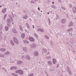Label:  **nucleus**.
I'll use <instances>...</instances> for the list:
<instances>
[{
	"label": "nucleus",
	"instance_id": "obj_12",
	"mask_svg": "<svg viewBox=\"0 0 76 76\" xmlns=\"http://www.w3.org/2000/svg\"><path fill=\"white\" fill-rule=\"evenodd\" d=\"M23 42L25 44H29V42L26 40H23Z\"/></svg>",
	"mask_w": 76,
	"mask_h": 76
},
{
	"label": "nucleus",
	"instance_id": "obj_14",
	"mask_svg": "<svg viewBox=\"0 0 76 76\" xmlns=\"http://www.w3.org/2000/svg\"><path fill=\"white\" fill-rule=\"evenodd\" d=\"M53 62L54 64H55L57 62V61H56V59H54V58H53Z\"/></svg>",
	"mask_w": 76,
	"mask_h": 76
},
{
	"label": "nucleus",
	"instance_id": "obj_27",
	"mask_svg": "<svg viewBox=\"0 0 76 76\" xmlns=\"http://www.w3.org/2000/svg\"><path fill=\"white\" fill-rule=\"evenodd\" d=\"M20 31H23V28H22V27L20 26Z\"/></svg>",
	"mask_w": 76,
	"mask_h": 76
},
{
	"label": "nucleus",
	"instance_id": "obj_42",
	"mask_svg": "<svg viewBox=\"0 0 76 76\" xmlns=\"http://www.w3.org/2000/svg\"><path fill=\"white\" fill-rule=\"evenodd\" d=\"M13 68L15 70H16V69H17V67L16 66H14Z\"/></svg>",
	"mask_w": 76,
	"mask_h": 76
},
{
	"label": "nucleus",
	"instance_id": "obj_43",
	"mask_svg": "<svg viewBox=\"0 0 76 76\" xmlns=\"http://www.w3.org/2000/svg\"><path fill=\"white\" fill-rule=\"evenodd\" d=\"M22 58L23 59H24V58H25V56L23 55L22 56Z\"/></svg>",
	"mask_w": 76,
	"mask_h": 76
},
{
	"label": "nucleus",
	"instance_id": "obj_19",
	"mask_svg": "<svg viewBox=\"0 0 76 76\" xmlns=\"http://www.w3.org/2000/svg\"><path fill=\"white\" fill-rule=\"evenodd\" d=\"M28 16L27 15H24L23 17V18L24 19H26L28 18Z\"/></svg>",
	"mask_w": 76,
	"mask_h": 76
},
{
	"label": "nucleus",
	"instance_id": "obj_51",
	"mask_svg": "<svg viewBox=\"0 0 76 76\" xmlns=\"http://www.w3.org/2000/svg\"><path fill=\"white\" fill-rule=\"evenodd\" d=\"M11 20V22H13V18H12L11 19H10Z\"/></svg>",
	"mask_w": 76,
	"mask_h": 76
},
{
	"label": "nucleus",
	"instance_id": "obj_31",
	"mask_svg": "<svg viewBox=\"0 0 76 76\" xmlns=\"http://www.w3.org/2000/svg\"><path fill=\"white\" fill-rule=\"evenodd\" d=\"M66 69L68 72H69V71H70V68H69V67L67 66Z\"/></svg>",
	"mask_w": 76,
	"mask_h": 76
},
{
	"label": "nucleus",
	"instance_id": "obj_25",
	"mask_svg": "<svg viewBox=\"0 0 76 76\" xmlns=\"http://www.w3.org/2000/svg\"><path fill=\"white\" fill-rule=\"evenodd\" d=\"M43 52L44 53H47V49H46L45 48H43Z\"/></svg>",
	"mask_w": 76,
	"mask_h": 76
},
{
	"label": "nucleus",
	"instance_id": "obj_32",
	"mask_svg": "<svg viewBox=\"0 0 76 76\" xmlns=\"http://www.w3.org/2000/svg\"><path fill=\"white\" fill-rule=\"evenodd\" d=\"M45 38H46V39H49V37L46 35L45 36Z\"/></svg>",
	"mask_w": 76,
	"mask_h": 76
},
{
	"label": "nucleus",
	"instance_id": "obj_28",
	"mask_svg": "<svg viewBox=\"0 0 76 76\" xmlns=\"http://www.w3.org/2000/svg\"><path fill=\"white\" fill-rule=\"evenodd\" d=\"M12 75V76H18V74L15 73H13Z\"/></svg>",
	"mask_w": 76,
	"mask_h": 76
},
{
	"label": "nucleus",
	"instance_id": "obj_37",
	"mask_svg": "<svg viewBox=\"0 0 76 76\" xmlns=\"http://www.w3.org/2000/svg\"><path fill=\"white\" fill-rule=\"evenodd\" d=\"M52 7L54 9H56V6H55V5L52 6Z\"/></svg>",
	"mask_w": 76,
	"mask_h": 76
},
{
	"label": "nucleus",
	"instance_id": "obj_20",
	"mask_svg": "<svg viewBox=\"0 0 76 76\" xmlns=\"http://www.w3.org/2000/svg\"><path fill=\"white\" fill-rule=\"evenodd\" d=\"M5 29L6 31H8L9 30V27H8L7 26H5Z\"/></svg>",
	"mask_w": 76,
	"mask_h": 76
},
{
	"label": "nucleus",
	"instance_id": "obj_3",
	"mask_svg": "<svg viewBox=\"0 0 76 76\" xmlns=\"http://www.w3.org/2000/svg\"><path fill=\"white\" fill-rule=\"evenodd\" d=\"M13 41L15 43H16L17 44H18L19 42V41H18V39L16 37H14L13 38Z\"/></svg>",
	"mask_w": 76,
	"mask_h": 76
},
{
	"label": "nucleus",
	"instance_id": "obj_15",
	"mask_svg": "<svg viewBox=\"0 0 76 76\" xmlns=\"http://www.w3.org/2000/svg\"><path fill=\"white\" fill-rule=\"evenodd\" d=\"M7 9L6 8H4L3 9L2 11V12L3 13H6V11Z\"/></svg>",
	"mask_w": 76,
	"mask_h": 76
},
{
	"label": "nucleus",
	"instance_id": "obj_8",
	"mask_svg": "<svg viewBox=\"0 0 76 76\" xmlns=\"http://www.w3.org/2000/svg\"><path fill=\"white\" fill-rule=\"evenodd\" d=\"M27 48L26 47H24L23 48V51L24 52H25L26 53L27 52Z\"/></svg>",
	"mask_w": 76,
	"mask_h": 76
},
{
	"label": "nucleus",
	"instance_id": "obj_57",
	"mask_svg": "<svg viewBox=\"0 0 76 76\" xmlns=\"http://www.w3.org/2000/svg\"><path fill=\"white\" fill-rule=\"evenodd\" d=\"M53 70V69H50L49 71H50V72H51Z\"/></svg>",
	"mask_w": 76,
	"mask_h": 76
},
{
	"label": "nucleus",
	"instance_id": "obj_26",
	"mask_svg": "<svg viewBox=\"0 0 76 76\" xmlns=\"http://www.w3.org/2000/svg\"><path fill=\"white\" fill-rule=\"evenodd\" d=\"M22 63V61H18V63H17L18 64H21Z\"/></svg>",
	"mask_w": 76,
	"mask_h": 76
},
{
	"label": "nucleus",
	"instance_id": "obj_23",
	"mask_svg": "<svg viewBox=\"0 0 76 76\" xmlns=\"http://www.w3.org/2000/svg\"><path fill=\"white\" fill-rule=\"evenodd\" d=\"M10 42H11V44H12V45H15V43H14V42H13L12 41V40H11Z\"/></svg>",
	"mask_w": 76,
	"mask_h": 76
},
{
	"label": "nucleus",
	"instance_id": "obj_39",
	"mask_svg": "<svg viewBox=\"0 0 76 76\" xmlns=\"http://www.w3.org/2000/svg\"><path fill=\"white\" fill-rule=\"evenodd\" d=\"M69 7L70 9H72V5L71 4H70L69 5Z\"/></svg>",
	"mask_w": 76,
	"mask_h": 76
},
{
	"label": "nucleus",
	"instance_id": "obj_24",
	"mask_svg": "<svg viewBox=\"0 0 76 76\" xmlns=\"http://www.w3.org/2000/svg\"><path fill=\"white\" fill-rule=\"evenodd\" d=\"M10 52H7L6 53H4V54L5 55H9V54H10Z\"/></svg>",
	"mask_w": 76,
	"mask_h": 76
},
{
	"label": "nucleus",
	"instance_id": "obj_50",
	"mask_svg": "<svg viewBox=\"0 0 76 76\" xmlns=\"http://www.w3.org/2000/svg\"><path fill=\"white\" fill-rule=\"evenodd\" d=\"M2 70H5V69L4 68V67H3L2 68Z\"/></svg>",
	"mask_w": 76,
	"mask_h": 76
},
{
	"label": "nucleus",
	"instance_id": "obj_47",
	"mask_svg": "<svg viewBox=\"0 0 76 76\" xmlns=\"http://www.w3.org/2000/svg\"><path fill=\"white\" fill-rule=\"evenodd\" d=\"M27 28H28V29H30V27H29V25L27 26Z\"/></svg>",
	"mask_w": 76,
	"mask_h": 76
},
{
	"label": "nucleus",
	"instance_id": "obj_4",
	"mask_svg": "<svg viewBox=\"0 0 76 76\" xmlns=\"http://www.w3.org/2000/svg\"><path fill=\"white\" fill-rule=\"evenodd\" d=\"M37 45L35 43H34L30 45V47L32 48H34L36 47Z\"/></svg>",
	"mask_w": 76,
	"mask_h": 76
},
{
	"label": "nucleus",
	"instance_id": "obj_16",
	"mask_svg": "<svg viewBox=\"0 0 76 76\" xmlns=\"http://www.w3.org/2000/svg\"><path fill=\"white\" fill-rule=\"evenodd\" d=\"M21 38L23 39L25 38V34L24 33H23L21 35Z\"/></svg>",
	"mask_w": 76,
	"mask_h": 76
},
{
	"label": "nucleus",
	"instance_id": "obj_18",
	"mask_svg": "<svg viewBox=\"0 0 76 76\" xmlns=\"http://www.w3.org/2000/svg\"><path fill=\"white\" fill-rule=\"evenodd\" d=\"M73 26V23L72 22H71L69 24V27H70Z\"/></svg>",
	"mask_w": 76,
	"mask_h": 76
},
{
	"label": "nucleus",
	"instance_id": "obj_54",
	"mask_svg": "<svg viewBox=\"0 0 76 76\" xmlns=\"http://www.w3.org/2000/svg\"><path fill=\"white\" fill-rule=\"evenodd\" d=\"M59 18V16H58L57 17H56V19H58Z\"/></svg>",
	"mask_w": 76,
	"mask_h": 76
},
{
	"label": "nucleus",
	"instance_id": "obj_60",
	"mask_svg": "<svg viewBox=\"0 0 76 76\" xmlns=\"http://www.w3.org/2000/svg\"><path fill=\"white\" fill-rule=\"evenodd\" d=\"M5 71L6 72H7V70H6V69H5Z\"/></svg>",
	"mask_w": 76,
	"mask_h": 76
},
{
	"label": "nucleus",
	"instance_id": "obj_53",
	"mask_svg": "<svg viewBox=\"0 0 76 76\" xmlns=\"http://www.w3.org/2000/svg\"><path fill=\"white\" fill-rule=\"evenodd\" d=\"M38 10H40V8L39 7H38Z\"/></svg>",
	"mask_w": 76,
	"mask_h": 76
},
{
	"label": "nucleus",
	"instance_id": "obj_22",
	"mask_svg": "<svg viewBox=\"0 0 76 76\" xmlns=\"http://www.w3.org/2000/svg\"><path fill=\"white\" fill-rule=\"evenodd\" d=\"M7 14H6L4 15V18H3V20H5L6 19V17L7 16Z\"/></svg>",
	"mask_w": 76,
	"mask_h": 76
},
{
	"label": "nucleus",
	"instance_id": "obj_33",
	"mask_svg": "<svg viewBox=\"0 0 76 76\" xmlns=\"http://www.w3.org/2000/svg\"><path fill=\"white\" fill-rule=\"evenodd\" d=\"M5 56L4 55H1L0 54V57H4Z\"/></svg>",
	"mask_w": 76,
	"mask_h": 76
},
{
	"label": "nucleus",
	"instance_id": "obj_10",
	"mask_svg": "<svg viewBox=\"0 0 76 76\" xmlns=\"http://www.w3.org/2000/svg\"><path fill=\"white\" fill-rule=\"evenodd\" d=\"M66 20L65 19H61V22L62 23H66Z\"/></svg>",
	"mask_w": 76,
	"mask_h": 76
},
{
	"label": "nucleus",
	"instance_id": "obj_29",
	"mask_svg": "<svg viewBox=\"0 0 76 76\" xmlns=\"http://www.w3.org/2000/svg\"><path fill=\"white\" fill-rule=\"evenodd\" d=\"M48 63L49 65H51L52 64V62L51 61H49L48 62Z\"/></svg>",
	"mask_w": 76,
	"mask_h": 76
},
{
	"label": "nucleus",
	"instance_id": "obj_55",
	"mask_svg": "<svg viewBox=\"0 0 76 76\" xmlns=\"http://www.w3.org/2000/svg\"><path fill=\"white\" fill-rule=\"evenodd\" d=\"M50 54V52L48 51V53H47V54Z\"/></svg>",
	"mask_w": 76,
	"mask_h": 76
},
{
	"label": "nucleus",
	"instance_id": "obj_58",
	"mask_svg": "<svg viewBox=\"0 0 76 76\" xmlns=\"http://www.w3.org/2000/svg\"><path fill=\"white\" fill-rule=\"evenodd\" d=\"M54 2L53 1L52 2V4H54Z\"/></svg>",
	"mask_w": 76,
	"mask_h": 76
},
{
	"label": "nucleus",
	"instance_id": "obj_44",
	"mask_svg": "<svg viewBox=\"0 0 76 76\" xmlns=\"http://www.w3.org/2000/svg\"><path fill=\"white\" fill-rule=\"evenodd\" d=\"M68 73H69V74L70 75H72V72H71V71H69Z\"/></svg>",
	"mask_w": 76,
	"mask_h": 76
},
{
	"label": "nucleus",
	"instance_id": "obj_36",
	"mask_svg": "<svg viewBox=\"0 0 76 76\" xmlns=\"http://www.w3.org/2000/svg\"><path fill=\"white\" fill-rule=\"evenodd\" d=\"M30 3L32 4H34V3H35V2L34 1H30Z\"/></svg>",
	"mask_w": 76,
	"mask_h": 76
},
{
	"label": "nucleus",
	"instance_id": "obj_35",
	"mask_svg": "<svg viewBox=\"0 0 76 76\" xmlns=\"http://www.w3.org/2000/svg\"><path fill=\"white\" fill-rule=\"evenodd\" d=\"M61 8L62 9H63V10H66V8H65L64 7H61Z\"/></svg>",
	"mask_w": 76,
	"mask_h": 76
},
{
	"label": "nucleus",
	"instance_id": "obj_49",
	"mask_svg": "<svg viewBox=\"0 0 76 76\" xmlns=\"http://www.w3.org/2000/svg\"><path fill=\"white\" fill-rule=\"evenodd\" d=\"M13 69H14L13 67H12L10 68V69H11V70H13Z\"/></svg>",
	"mask_w": 76,
	"mask_h": 76
},
{
	"label": "nucleus",
	"instance_id": "obj_17",
	"mask_svg": "<svg viewBox=\"0 0 76 76\" xmlns=\"http://www.w3.org/2000/svg\"><path fill=\"white\" fill-rule=\"evenodd\" d=\"M0 50L1 51H3V52H4V51H6V49L4 48H1L0 49Z\"/></svg>",
	"mask_w": 76,
	"mask_h": 76
},
{
	"label": "nucleus",
	"instance_id": "obj_21",
	"mask_svg": "<svg viewBox=\"0 0 76 76\" xmlns=\"http://www.w3.org/2000/svg\"><path fill=\"white\" fill-rule=\"evenodd\" d=\"M73 31V28H69L68 30H67V32H69V31Z\"/></svg>",
	"mask_w": 76,
	"mask_h": 76
},
{
	"label": "nucleus",
	"instance_id": "obj_9",
	"mask_svg": "<svg viewBox=\"0 0 76 76\" xmlns=\"http://www.w3.org/2000/svg\"><path fill=\"white\" fill-rule=\"evenodd\" d=\"M37 31L38 32L39 31H40V32H44V30H43V29H42L40 28H37Z\"/></svg>",
	"mask_w": 76,
	"mask_h": 76
},
{
	"label": "nucleus",
	"instance_id": "obj_41",
	"mask_svg": "<svg viewBox=\"0 0 76 76\" xmlns=\"http://www.w3.org/2000/svg\"><path fill=\"white\" fill-rule=\"evenodd\" d=\"M34 76V74L32 73L31 74H30L28 76Z\"/></svg>",
	"mask_w": 76,
	"mask_h": 76
},
{
	"label": "nucleus",
	"instance_id": "obj_61",
	"mask_svg": "<svg viewBox=\"0 0 76 76\" xmlns=\"http://www.w3.org/2000/svg\"><path fill=\"white\" fill-rule=\"evenodd\" d=\"M33 28L34 29V25H33Z\"/></svg>",
	"mask_w": 76,
	"mask_h": 76
},
{
	"label": "nucleus",
	"instance_id": "obj_13",
	"mask_svg": "<svg viewBox=\"0 0 76 76\" xmlns=\"http://www.w3.org/2000/svg\"><path fill=\"white\" fill-rule=\"evenodd\" d=\"M34 55L35 56H38L39 53H38V52L36 51L34 52Z\"/></svg>",
	"mask_w": 76,
	"mask_h": 76
},
{
	"label": "nucleus",
	"instance_id": "obj_5",
	"mask_svg": "<svg viewBox=\"0 0 76 76\" xmlns=\"http://www.w3.org/2000/svg\"><path fill=\"white\" fill-rule=\"evenodd\" d=\"M72 10L74 13H76V8L75 7H73L72 8Z\"/></svg>",
	"mask_w": 76,
	"mask_h": 76
},
{
	"label": "nucleus",
	"instance_id": "obj_62",
	"mask_svg": "<svg viewBox=\"0 0 76 76\" xmlns=\"http://www.w3.org/2000/svg\"><path fill=\"white\" fill-rule=\"evenodd\" d=\"M26 32H27V33H28V34L29 33V32L28 31H26Z\"/></svg>",
	"mask_w": 76,
	"mask_h": 76
},
{
	"label": "nucleus",
	"instance_id": "obj_59",
	"mask_svg": "<svg viewBox=\"0 0 76 76\" xmlns=\"http://www.w3.org/2000/svg\"><path fill=\"white\" fill-rule=\"evenodd\" d=\"M75 50H73L72 51V53H75Z\"/></svg>",
	"mask_w": 76,
	"mask_h": 76
},
{
	"label": "nucleus",
	"instance_id": "obj_40",
	"mask_svg": "<svg viewBox=\"0 0 76 76\" xmlns=\"http://www.w3.org/2000/svg\"><path fill=\"white\" fill-rule=\"evenodd\" d=\"M12 18H14V17H15V15H13V13H12Z\"/></svg>",
	"mask_w": 76,
	"mask_h": 76
},
{
	"label": "nucleus",
	"instance_id": "obj_48",
	"mask_svg": "<svg viewBox=\"0 0 76 76\" xmlns=\"http://www.w3.org/2000/svg\"><path fill=\"white\" fill-rule=\"evenodd\" d=\"M47 58L48 59H50V58H51V56H49V57H47Z\"/></svg>",
	"mask_w": 76,
	"mask_h": 76
},
{
	"label": "nucleus",
	"instance_id": "obj_11",
	"mask_svg": "<svg viewBox=\"0 0 76 76\" xmlns=\"http://www.w3.org/2000/svg\"><path fill=\"white\" fill-rule=\"evenodd\" d=\"M12 31L13 32V33H15V34H17V33H18V31H16L15 28L12 29Z\"/></svg>",
	"mask_w": 76,
	"mask_h": 76
},
{
	"label": "nucleus",
	"instance_id": "obj_7",
	"mask_svg": "<svg viewBox=\"0 0 76 76\" xmlns=\"http://www.w3.org/2000/svg\"><path fill=\"white\" fill-rule=\"evenodd\" d=\"M28 39L31 42H34L35 41V39L32 37H29Z\"/></svg>",
	"mask_w": 76,
	"mask_h": 76
},
{
	"label": "nucleus",
	"instance_id": "obj_45",
	"mask_svg": "<svg viewBox=\"0 0 76 76\" xmlns=\"http://www.w3.org/2000/svg\"><path fill=\"white\" fill-rule=\"evenodd\" d=\"M9 17L10 19H11L12 18V16H11V15H9Z\"/></svg>",
	"mask_w": 76,
	"mask_h": 76
},
{
	"label": "nucleus",
	"instance_id": "obj_38",
	"mask_svg": "<svg viewBox=\"0 0 76 76\" xmlns=\"http://www.w3.org/2000/svg\"><path fill=\"white\" fill-rule=\"evenodd\" d=\"M50 43H51V45H54V43L53 42V41H50Z\"/></svg>",
	"mask_w": 76,
	"mask_h": 76
},
{
	"label": "nucleus",
	"instance_id": "obj_63",
	"mask_svg": "<svg viewBox=\"0 0 76 76\" xmlns=\"http://www.w3.org/2000/svg\"><path fill=\"white\" fill-rule=\"evenodd\" d=\"M0 34H2V32L0 31Z\"/></svg>",
	"mask_w": 76,
	"mask_h": 76
},
{
	"label": "nucleus",
	"instance_id": "obj_56",
	"mask_svg": "<svg viewBox=\"0 0 76 76\" xmlns=\"http://www.w3.org/2000/svg\"><path fill=\"white\" fill-rule=\"evenodd\" d=\"M58 1L60 3H61V2L60 0H58Z\"/></svg>",
	"mask_w": 76,
	"mask_h": 76
},
{
	"label": "nucleus",
	"instance_id": "obj_64",
	"mask_svg": "<svg viewBox=\"0 0 76 76\" xmlns=\"http://www.w3.org/2000/svg\"><path fill=\"white\" fill-rule=\"evenodd\" d=\"M29 19L31 20L30 22H31L32 21V20H31V18H30Z\"/></svg>",
	"mask_w": 76,
	"mask_h": 76
},
{
	"label": "nucleus",
	"instance_id": "obj_30",
	"mask_svg": "<svg viewBox=\"0 0 76 76\" xmlns=\"http://www.w3.org/2000/svg\"><path fill=\"white\" fill-rule=\"evenodd\" d=\"M34 35L35 36V37H36V38H38V35H37V34H34Z\"/></svg>",
	"mask_w": 76,
	"mask_h": 76
},
{
	"label": "nucleus",
	"instance_id": "obj_52",
	"mask_svg": "<svg viewBox=\"0 0 76 76\" xmlns=\"http://www.w3.org/2000/svg\"><path fill=\"white\" fill-rule=\"evenodd\" d=\"M26 25L27 26H28V25H29V24H28V23H26Z\"/></svg>",
	"mask_w": 76,
	"mask_h": 76
},
{
	"label": "nucleus",
	"instance_id": "obj_46",
	"mask_svg": "<svg viewBox=\"0 0 76 76\" xmlns=\"http://www.w3.org/2000/svg\"><path fill=\"white\" fill-rule=\"evenodd\" d=\"M58 67H59V64H58L57 65V66H56V67L57 68H58Z\"/></svg>",
	"mask_w": 76,
	"mask_h": 76
},
{
	"label": "nucleus",
	"instance_id": "obj_1",
	"mask_svg": "<svg viewBox=\"0 0 76 76\" xmlns=\"http://www.w3.org/2000/svg\"><path fill=\"white\" fill-rule=\"evenodd\" d=\"M7 25L9 27L11 26V20L10 19L8 18L7 20Z\"/></svg>",
	"mask_w": 76,
	"mask_h": 76
},
{
	"label": "nucleus",
	"instance_id": "obj_2",
	"mask_svg": "<svg viewBox=\"0 0 76 76\" xmlns=\"http://www.w3.org/2000/svg\"><path fill=\"white\" fill-rule=\"evenodd\" d=\"M15 72L16 73H19L20 75H23V71L22 70H17L15 71Z\"/></svg>",
	"mask_w": 76,
	"mask_h": 76
},
{
	"label": "nucleus",
	"instance_id": "obj_34",
	"mask_svg": "<svg viewBox=\"0 0 76 76\" xmlns=\"http://www.w3.org/2000/svg\"><path fill=\"white\" fill-rule=\"evenodd\" d=\"M48 22L49 24H50L51 23V22H50L51 20H50V19L49 18H48Z\"/></svg>",
	"mask_w": 76,
	"mask_h": 76
},
{
	"label": "nucleus",
	"instance_id": "obj_6",
	"mask_svg": "<svg viewBox=\"0 0 76 76\" xmlns=\"http://www.w3.org/2000/svg\"><path fill=\"white\" fill-rule=\"evenodd\" d=\"M25 58L26 60H31V57L28 55H27L25 56Z\"/></svg>",
	"mask_w": 76,
	"mask_h": 76
}]
</instances>
